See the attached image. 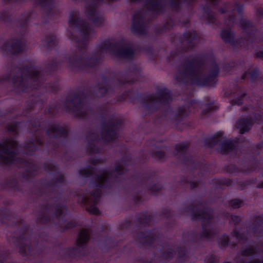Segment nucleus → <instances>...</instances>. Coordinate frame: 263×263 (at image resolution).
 Masks as SVG:
<instances>
[{
  "label": "nucleus",
  "mask_w": 263,
  "mask_h": 263,
  "mask_svg": "<svg viewBox=\"0 0 263 263\" xmlns=\"http://www.w3.org/2000/svg\"><path fill=\"white\" fill-rule=\"evenodd\" d=\"M37 74H38V73H37V71H34L33 72V74H32V77H36Z\"/></svg>",
  "instance_id": "obj_30"
},
{
  "label": "nucleus",
  "mask_w": 263,
  "mask_h": 263,
  "mask_svg": "<svg viewBox=\"0 0 263 263\" xmlns=\"http://www.w3.org/2000/svg\"><path fill=\"white\" fill-rule=\"evenodd\" d=\"M148 101L159 102L161 103L168 102L171 100L170 93L166 90L163 91L161 93L152 95L147 97Z\"/></svg>",
  "instance_id": "obj_6"
},
{
  "label": "nucleus",
  "mask_w": 263,
  "mask_h": 263,
  "mask_svg": "<svg viewBox=\"0 0 263 263\" xmlns=\"http://www.w3.org/2000/svg\"><path fill=\"white\" fill-rule=\"evenodd\" d=\"M253 121L251 119H241L237 123L236 127L241 134L248 132L251 128Z\"/></svg>",
  "instance_id": "obj_8"
},
{
  "label": "nucleus",
  "mask_w": 263,
  "mask_h": 263,
  "mask_svg": "<svg viewBox=\"0 0 263 263\" xmlns=\"http://www.w3.org/2000/svg\"><path fill=\"white\" fill-rule=\"evenodd\" d=\"M103 51H107L116 56L124 58H130L133 54V50L129 47L119 48L118 45H113L109 41H105L101 45Z\"/></svg>",
  "instance_id": "obj_3"
},
{
  "label": "nucleus",
  "mask_w": 263,
  "mask_h": 263,
  "mask_svg": "<svg viewBox=\"0 0 263 263\" xmlns=\"http://www.w3.org/2000/svg\"><path fill=\"white\" fill-rule=\"evenodd\" d=\"M147 5L148 10L155 11L156 13H159L160 12V9L162 7L161 3L160 2H158L157 1L149 0Z\"/></svg>",
  "instance_id": "obj_15"
},
{
  "label": "nucleus",
  "mask_w": 263,
  "mask_h": 263,
  "mask_svg": "<svg viewBox=\"0 0 263 263\" xmlns=\"http://www.w3.org/2000/svg\"><path fill=\"white\" fill-rule=\"evenodd\" d=\"M163 156V153L162 152H159L158 154L156 155V157L158 158H162Z\"/></svg>",
  "instance_id": "obj_27"
},
{
  "label": "nucleus",
  "mask_w": 263,
  "mask_h": 263,
  "mask_svg": "<svg viewBox=\"0 0 263 263\" xmlns=\"http://www.w3.org/2000/svg\"><path fill=\"white\" fill-rule=\"evenodd\" d=\"M65 211V209H60L59 210H58V212L59 213V214H62Z\"/></svg>",
  "instance_id": "obj_29"
},
{
  "label": "nucleus",
  "mask_w": 263,
  "mask_h": 263,
  "mask_svg": "<svg viewBox=\"0 0 263 263\" xmlns=\"http://www.w3.org/2000/svg\"><path fill=\"white\" fill-rule=\"evenodd\" d=\"M242 235L243 234L239 233L238 231H236L234 232V236L236 238V239L239 240L242 239Z\"/></svg>",
  "instance_id": "obj_22"
},
{
  "label": "nucleus",
  "mask_w": 263,
  "mask_h": 263,
  "mask_svg": "<svg viewBox=\"0 0 263 263\" xmlns=\"http://www.w3.org/2000/svg\"><path fill=\"white\" fill-rule=\"evenodd\" d=\"M223 135V133L222 132H218L216 134L215 136L216 138L220 137Z\"/></svg>",
  "instance_id": "obj_28"
},
{
  "label": "nucleus",
  "mask_w": 263,
  "mask_h": 263,
  "mask_svg": "<svg viewBox=\"0 0 263 263\" xmlns=\"http://www.w3.org/2000/svg\"><path fill=\"white\" fill-rule=\"evenodd\" d=\"M185 111V109L184 107L182 108H180L179 109V115L180 116H184V115H187V114L186 113H184V112Z\"/></svg>",
  "instance_id": "obj_26"
},
{
  "label": "nucleus",
  "mask_w": 263,
  "mask_h": 263,
  "mask_svg": "<svg viewBox=\"0 0 263 263\" xmlns=\"http://www.w3.org/2000/svg\"><path fill=\"white\" fill-rule=\"evenodd\" d=\"M71 104L73 107V111L76 114L80 116L83 115L84 111L85 110V105L80 100L78 97L73 98L71 101Z\"/></svg>",
  "instance_id": "obj_9"
},
{
  "label": "nucleus",
  "mask_w": 263,
  "mask_h": 263,
  "mask_svg": "<svg viewBox=\"0 0 263 263\" xmlns=\"http://www.w3.org/2000/svg\"><path fill=\"white\" fill-rule=\"evenodd\" d=\"M124 171V167L122 165H118L115 169V171L108 173L107 172H103L99 176H98L97 180L99 186H103L104 183L108 181L109 178H112L116 176L117 175H120L122 174Z\"/></svg>",
  "instance_id": "obj_5"
},
{
  "label": "nucleus",
  "mask_w": 263,
  "mask_h": 263,
  "mask_svg": "<svg viewBox=\"0 0 263 263\" xmlns=\"http://www.w3.org/2000/svg\"><path fill=\"white\" fill-rule=\"evenodd\" d=\"M182 0H178V1H181Z\"/></svg>",
  "instance_id": "obj_36"
},
{
  "label": "nucleus",
  "mask_w": 263,
  "mask_h": 263,
  "mask_svg": "<svg viewBox=\"0 0 263 263\" xmlns=\"http://www.w3.org/2000/svg\"><path fill=\"white\" fill-rule=\"evenodd\" d=\"M186 145L183 143L179 144L176 146V148L179 149H183L186 147Z\"/></svg>",
  "instance_id": "obj_25"
},
{
  "label": "nucleus",
  "mask_w": 263,
  "mask_h": 263,
  "mask_svg": "<svg viewBox=\"0 0 263 263\" xmlns=\"http://www.w3.org/2000/svg\"><path fill=\"white\" fill-rule=\"evenodd\" d=\"M16 145V141L12 139L0 144V162L10 164L17 161Z\"/></svg>",
  "instance_id": "obj_1"
},
{
  "label": "nucleus",
  "mask_w": 263,
  "mask_h": 263,
  "mask_svg": "<svg viewBox=\"0 0 263 263\" xmlns=\"http://www.w3.org/2000/svg\"><path fill=\"white\" fill-rule=\"evenodd\" d=\"M25 49V45L19 41H14L11 46L9 43H6L5 50H10L13 53H19Z\"/></svg>",
  "instance_id": "obj_10"
},
{
  "label": "nucleus",
  "mask_w": 263,
  "mask_h": 263,
  "mask_svg": "<svg viewBox=\"0 0 263 263\" xmlns=\"http://www.w3.org/2000/svg\"><path fill=\"white\" fill-rule=\"evenodd\" d=\"M254 253V249L252 248H249L242 251V254L244 255L247 256L252 254Z\"/></svg>",
  "instance_id": "obj_19"
},
{
  "label": "nucleus",
  "mask_w": 263,
  "mask_h": 263,
  "mask_svg": "<svg viewBox=\"0 0 263 263\" xmlns=\"http://www.w3.org/2000/svg\"><path fill=\"white\" fill-rule=\"evenodd\" d=\"M30 78H28L26 80L23 78H18V80H14V84L18 87H23L25 85L26 81H28Z\"/></svg>",
  "instance_id": "obj_18"
},
{
  "label": "nucleus",
  "mask_w": 263,
  "mask_h": 263,
  "mask_svg": "<svg viewBox=\"0 0 263 263\" xmlns=\"http://www.w3.org/2000/svg\"><path fill=\"white\" fill-rule=\"evenodd\" d=\"M89 233L87 230H82L80 232L77 244L78 247H83L88 241L89 239Z\"/></svg>",
  "instance_id": "obj_12"
},
{
  "label": "nucleus",
  "mask_w": 263,
  "mask_h": 263,
  "mask_svg": "<svg viewBox=\"0 0 263 263\" xmlns=\"http://www.w3.org/2000/svg\"><path fill=\"white\" fill-rule=\"evenodd\" d=\"M186 74H189L191 78L193 79V82L198 85H204V84L202 83L200 80V76L196 69L194 67H189L187 68L185 72Z\"/></svg>",
  "instance_id": "obj_11"
},
{
  "label": "nucleus",
  "mask_w": 263,
  "mask_h": 263,
  "mask_svg": "<svg viewBox=\"0 0 263 263\" xmlns=\"http://www.w3.org/2000/svg\"><path fill=\"white\" fill-rule=\"evenodd\" d=\"M210 234L208 232H207L206 234L205 233L204 234V235L206 237H208V236H210Z\"/></svg>",
  "instance_id": "obj_32"
},
{
  "label": "nucleus",
  "mask_w": 263,
  "mask_h": 263,
  "mask_svg": "<svg viewBox=\"0 0 263 263\" xmlns=\"http://www.w3.org/2000/svg\"><path fill=\"white\" fill-rule=\"evenodd\" d=\"M212 16H213V15H212V14H210V15H209V18L210 20L212 19Z\"/></svg>",
  "instance_id": "obj_34"
},
{
  "label": "nucleus",
  "mask_w": 263,
  "mask_h": 263,
  "mask_svg": "<svg viewBox=\"0 0 263 263\" xmlns=\"http://www.w3.org/2000/svg\"><path fill=\"white\" fill-rule=\"evenodd\" d=\"M0 263H2V260H0Z\"/></svg>",
  "instance_id": "obj_35"
},
{
  "label": "nucleus",
  "mask_w": 263,
  "mask_h": 263,
  "mask_svg": "<svg viewBox=\"0 0 263 263\" xmlns=\"http://www.w3.org/2000/svg\"><path fill=\"white\" fill-rule=\"evenodd\" d=\"M79 13L75 11L70 14L69 25L71 28H78L83 37L85 40L88 39L93 33V30L85 23L82 22L78 17Z\"/></svg>",
  "instance_id": "obj_2"
},
{
  "label": "nucleus",
  "mask_w": 263,
  "mask_h": 263,
  "mask_svg": "<svg viewBox=\"0 0 263 263\" xmlns=\"http://www.w3.org/2000/svg\"><path fill=\"white\" fill-rule=\"evenodd\" d=\"M143 16L141 13L136 12L133 16V22L132 29L133 32L141 33V30L143 27Z\"/></svg>",
  "instance_id": "obj_7"
},
{
  "label": "nucleus",
  "mask_w": 263,
  "mask_h": 263,
  "mask_svg": "<svg viewBox=\"0 0 263 263\" xmlns=\"http://www.w3.org/2000/svg\"><path fill=\"white\" fill-rule=\"evenodd\" d=\"M250 77L251 78L253 79L254 77V74L253 73H251L250 72H246L243 75V79L247 78L248 77Z\"/></svg>",
  "instance_id": "obj_24"
},
{
  "label": "nucleus",
  "mask_w": 263,
  "mask_h": 263,
  "mask_svg": "<svg viewBox=\"0 0 263 263\" xmlns=\"http://www.w3.org/2000/svg\"><path fill=\"white\" fill-rule=\"evenodd\" d=\"M202 216L200 217V218L206 219L210 218V213L209 211H203L202 212Z\"/></svg>",
  "instance_id": "obj_21"
},
{
  "label": "nucleus",
  "mask_w": 263,
  "mask_h": 263,
  "mask_svg": "<svg viewBox=\"0 0 263 263\" xmlns=\"http://www.w3.org/2000/svg\"><path fill=\"white\" fill-rule=\"evenodd\" d=\"M250 23L246 20L241 21V26L243 29H246L247 27L249 26Z\"/></svg>",
  "instance_id": "obj_23"
},
{
  "label": "nucleus",
  "mask_w": 263,
  "mask_h": 263,
  "mask_svg": "<svg viewBox=\"0 0 263 263\" xmlns=\"http://www.w3.org/2000/svg\"><path fill=\"white\" fill-rule=\"evenodd\" d=\"M221 36L224 42H230L233 38V34L229 30H223Z\"/></svg>",
  "instance_id": "obj_16"
},
{
  "label": "nucleus",
  "mask_w": 263,
  "mask_h": 263,
  "mask_svg": "<svg viewBox=\"0 0 263 263\" xmlns=\"http://www.w3.org/2000/svg\"><path fill=\"white\" fill-rule=\"evenodd\" d=\"M241 103V102L240 101H235V102L234 103V104H238V105H239Z\"/></svg>",
  "instance_id": "obj_31"
},
{
  "label": "nucleus",
  "mask_w": 263,
  "mask_h": 263,
  "mask_svg": "<svg viewBox=\"0 0 263 263\" xmlns=\"http://www.w3.org/2000/svg\"><path fill=\"white\" fill-rule=\"evenodd\" d=\"M231 204H232V205L234 208H238L240 207V206L241 204V202L240 200L236 199V200H234L232 201L231 202Z\"/></svg>",
  "instance_id": "obj_20"
},
{
  "label": "nucleus",
  "mask_w": 263,
  "mask_h": 263,
  "mask_svg": "<svg viewBox=\"0 0 263 263\" xmlns=\"http://www.w3.org/2000/svg\"><path fill=\"white\" fill-rule=\"evenodd\" d=\"M87 15L92 20L93 23L95 25L99 26L103 22V19L100 17H96L93 18V16H97V11L93 8H90L87 11Z\"/></svg>",
  "instance_id": "obj_13"
},
{
  "label": "nucleus",
  "mask_w": 263,
  "mask_h": 263,
  "mask_svg": "<svg viewBox=\"0 0 263 263\" xmlns=\"http://www.w3.org/2000/svg\"><path fill=\"white\" fill-rule=\"evenodd\" d=\"M234 144L231 140H227L223 142L220 146V152L222 154L228 153L233 151Z\"/></svg>",
  "instance_id": "obj_14"
},
{
  "label": "nucleus",
  "mask_w": 263,
  "mask_h": 263,
  "mask_svg": "<svg viewBox=\"0 0 263 263\" xmlns=\"http://www.w3.org/2000/svg\"><path fill=\"white\" fill-rule=\"evenodd\" d=\"M52 130H54V131H56L57 130V127L55 126H54L52 127Z\"/></svg>",
  "instance_id": "obj_33"
},
{
  "label": "nucleus",
  "mask_w": 263,
  "mask_h": 263,
  "mask_svg": "<svg viewBox=\"0 0 263 263\" xmlns=\"http://www.w3.org/2000/svg\"><path fill=\"white\" fill-rule=\"evenodd\" d=\"M116 137V133L113 130H108L106 134L104 137L103 138L104 139V141L105 142L109 141L111 140L114 139Z\"/></svg>",
  "instance_id": "obj_17"
},
{
  "label": "nucleus",
  "mask_w": 263,
  "mask_h": 263,
  "mask_svg": "<svg viewBox=\"0 0 263 263\" xmlns=\"http://www.w3.org/2000/svg\"><path fill=\"white\" fill-rule=\"evenodd\" d=\"M100 195V192L97 189L95 193L90 195L89 198H85L83 200V202L87 204V210L91 214L97 215L99 212L95 204L99 201Z\"/></svg>",
  "instance_id": "obj_4"
}]
</instances>
